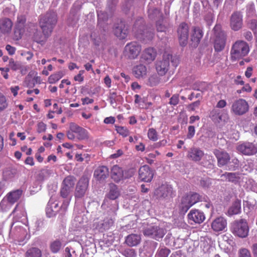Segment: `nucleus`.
<instances>
[{
    "label": "nucleus",
    "instance_id": "obj_1",
    "mask_svg": "<svg viewBox=\"0 0 257 257\" xmlns=\"http://www.w3.org/2000/svg\"><path fill=\"white\" fill-rule=\"evenodd\" d=\"M249 52L248 44L243 40H237L234 43L230 50V60L235 61L248 55Z\"/></svg>",
    "mask_w": 257,
    "mask_h": 257
},
{
    "label": "nucleus",
    "instance_id": "obj_2",
    "mask_svg": "<svg viewBox=\"0 0 257 257\" xmlns=\"http://www.w3.org/2000/svg\"><path fill=\"white\" fill-rule=\"evenodd\" d=\"M57 22V15L54 12L47 13L44 16L41 17L39 21V25L43 32L48 35H51L53 30Z\"/></svg>",
    "mask_w": 257,
    "mask_h": 257
},
{
    "label": "nucleus",
    "instance_id": "obj_3",
    "mask_svg": "<svg viewBox=\"0 0 257 257\" xmlns=\"http://www.w3.org/2000/svg\"><path fill=\"white\" fill-rule=\"evenodd\" d=\"M67 136L69 140H85L89 138L88 131L84 128L79 126L74 122L69 124V130L67 131Z\"/></svg>",
    "mask_w": 257,
    "mask_h": 257
},
{
    "label": "nucleus",
    "instance_id": "obj_4",
    "mask_svg": "<svg viewBox=\"0 0 257 257\" xmlns=\"http://www.w3.org/2000/svg\"><path fill=\"white\" fill-rule=\"evenodd\" d=\"M215 36L214 48L216 52L222 51L225 46L227 35L225 32L222 29L220 24H216L213 28Z\"/></svg>",
    "mask_w": 257,
    "mask_h": 257
},
{
    "label": "nucleus",
    "instance_id": "obj_5",
    "mask_svg": "<svg viewBox=\"0 0 257 257\" xmlns=\"http://www.w3.org/2000/svg\"><path fill=\"white\" fill-rule=\"evenodd\" d=\"M232 232L236 236L244 238L248 235L249 227L246 220L240 219L235 220L232 224Z\"/></svg>",
    "mask_w": 257,
    "mask_h": 257
},
{
    "label": "nucleus",
    "instance_id": "obj_6",
    "mask_svg": "<svg viewBox=\"0 0 257 257\" xmlns=\"http://www.w3.org/2000/svg\"><path fill=\"white\" fill-rule=\"evenodd\" d=\"M154 195L159 199L169 201L175 196V191L171 185L164 184L155 189Z\"/></svg>",
    "mask_w": 257,
    "mask_h": 257
},
{
    "label": "nucleus",
    "instance_id": "obj_7",
    "mask_svg": "<svg viewBox=\"0 0 257 257\" xmlns=\"http://www.w3.org/2000/svg\"><path fill=\"white\" fill-rule=\"evenodd\" d=\"M142 50L141 45L137 42L127 44L124 48V56L128 59L134 60L138 57Z\"/></svg>",
    "mask_w": 257,
    "mask_h": 257
},
{
    "label": "nucleus",
    "instance_id": "obj_8",
    "mask_svg": "<svg viewBox=\"0 0 257 257\" xmlns=\"http://www.w3.org/2000/svg\"><path fill=\"white\" fill-rule=\"evenodd\" d=\"M230 110L233 114L236 115H242L248 111V103L245 99L239 98L233 101Z\"/></svg>",
    "mask_w": 257,
    "mask_h": 257
},
{
    "label": "nucleus",
    "instance_id": "obj_9",
    "mask_svg": "<svg viewBox=\"0 0 257 257\" xmlns=\"http://www.w3.org/2000/svg\"><path fill=\"white\" fill-rule=\"evenodd\" d=\"M143 233L145 236H151L156 240H159L165 234L166 230L159 226L150 225L144 230Z\"/></svg>",
    "mask_w": 257,
    "mask_h": 257
},
{
    "label": "nucleus",
    "instance_id": "obj_10",
    "mask_svg": "<svg viewBox=\"0 0 257 257\" xmlns=\"http://www.w3.org/2000/svg\"><path fill=\"white\" fill-rule=\"evenodd\" d=\"M189 28L185 22L181 23L177 29V34L180 45L185 46L188 43Z\"/></svg>",
    "mask_w": 257,
    "mask_h": 257
},
{
    "label": "nucleus",
    "instance_id": "obj_11",
    "mask_svg": "<svg viewBox=\"0 0 257 257\" xmlns=\"http://www.w3.org/2000/svg\"><path fill=\"white\" fill-rule=\"evenodd\" d=\"M229 26L234 31L241 30L243 27V16L241 12H234L229 18Z\"/></svg>",
    "mask_w": 257,
    "mask_h": 257
},
{
    "label": "nucleus",
    "instance_id": "obj_12",
    "mask_svg": "<svg viewBox=\"0 0 257 257\" xmlns=\"http://www.w3.org/2000/svg\"><path fill=\"white\" fill-rule=\"evenodd\" d=\"M213 153L217 159V166L222 167L227 165L230 160L229 154L221 149H215L213 150Z\"/></svg>",
    "mask_w": 257,
    "mask_h": 257
},
{
    "label": "nucleus",
    "instance_id": "obj_13",
    "mask_svg": "<svg viewBox=\"0 0 257 257\" xmlns=\"http://www.w3.org/2000/svg\"><path fill=\"white\" fill-rule=\"evenodd\" d=\"M188 222L191 224H200L205 219L204 213L199 209H192L187 215Z\"/></svg>",
    "mask_w": 257,
    "mask_h": 257
},
{
    "label": "nucleus",
    "instance_id": "obj_14",
    "mask_svg": "<svg viewBox=\"0 0 257 257\" xmlns=\"http://www.w3.org/2000/svg\"><path fill=\"white\" fill-rule=\"evenodd\" d=\"M89 180L86 177H82L78 182L74 194L76 198L83 197L88 189Z\"/></svg>",
    "mask_w": 257,
    "mask_h": 257
},
{
    "label": "nucleus",
    "instance_id": "obj_15",
    "mask_svg": "<svg viewBox=\"0 0 257 257\" xmlns=\"http://www.w3.org/2000/svg\"><path fill=\"white\" fill-rule=\"evenodd\" d=\"M75 182V178L71 176H67L64 179L60 191L61 196L63 198H66L68 196L74 187Z\"/></svg>",
    "mask_w": 257,
    "mask_h": 257
},
{
    "label": "nucleus",
    "instance_id": "obj_16",
    "mask_svg": "<svg viewBox=\"0 0 257 257\" xmlns=\"http://www.w3.org/2000/svg\"><path fill=\"white\" fill-rule=\"evenodd\" d=\"M154 171L148 165L141 167L139 170V178L144 182H150L154 177Z\"/></svg>",
    "mask_w": 257,
    "mask_h": 257
},
{
    "label": "nucleus",
    "instance_id": "obj_17",
    "mask_svg": "<svg viewBox=\"0 0 257 257\" xmlns=\"http://www.w3.org/2000/svg\"><path fill=\"white\" fill-rule=\"evenodd\" d=\"M26 22V17L25 15H21L18 16L16 29L15 30V35L16 39H21L25 32V26Z\"/></svg>",
    "mask_w": 257,
    "mask_h": 257
},
{
    "label": "nucleus",
    "instance_id": "obj_18",
    "mask_svg": "<svg viewBox=\"0 0 257 257\" xmlns=\"http://www.w3.org/2000/svg\"><path fill=\"white\" fill-rule=\"evenodd\" d=\"M237 150L245 155H253L257 152V148L249 142H245L239 145L237 147Z\"/></svg>",
    "mask_w": 257,
    "mask_h": 257
},
{
    "label": "nucleus",
    "instance_id": "obj_19",
    "mask_svg": "<svg viewBox=\"0 0 257 257\" xmlns=\"http://www.w3.org/2000/svg\"><path fill=\"white\" fill-rule=\"evenodd\" d=\"M212 230L216 232L222 231L227 227V221L225 218L220 216L214 219L211 224Z\"/></svg>",
    "mask_w": 257,
    "mask_h": 257
},
{
    "label": "nucleus",
    "instance_id": "obj_20",
    "mask_svg": "<svg viewBox=\"0 0 257 257\" xmlns=\"http://www.w3.org/2000/svg\"><path fill=\"white\" fill-rule=\"evenodd\" d=\"M113 33L115 36L120 40L124 39L128 34V27L124 23L120 22L115 26L113 29Z\"/></svg>",
    "mask_w": 257,
    "mask_h": 257
},
{
    "label": "nucleus",
    "instance_id": "obj_21",
    "mask_svg": "<svg viewBox=\"0 0 257 257\" xmlns=\"http://www.w3.org/2000/svg\"><path fill=\"white\" fill-rule=\"evenodd\" d=\"M203 32L202 30L198 26H194L192 28L191 34L192 44L194 47H197L203 37Z\"/></svg>",
    "mask_w": 257,
    "mask_h": 257
},
{
    "label": "nucleus",
    "instance_id": "obj_22",
    "mask_svg": "<svg viewBox=\"0 0 257 257\" xmlns=\"http://www.w3.org/2000/svg\"><path fill=\"white\" fill-rule=\"evenodd\" d=\"M204 155V152L200 149L192 147L188 152L187 157L194 162H199L202 159Z\"/></svg>",
    "mask_w": 257,
    "mask_h": 257
},
{
    "label": "nucleus",
    "instance_id": "obj_23",
    "mask_svg": "<svg viewBox=\"0 0 257 257\" xmlns=\"http://www.w3.org/2000/svg\"><path fill=\"white\" fill-rule=\"evenodd\" d=\"M157 53L153 48H148L144 50L142 55V59L150 63L153 61L156 57Z\"/></svg>",
    "mask_w": 257,
    "mask_h": 257
},
{
    "label": "nucleus",
    "instance_id": "obj_24",
    "mask_svg": "<svg viewBox=\"0 0 257 257\" xmlns=\"http://www.w3.org/2000/svg\"><path fill=\"white\" fill-rule=\"evenodd\" d=\"M111 176L114 181L118 182L124 178L123 170L118 165H114L111 168Z\"/></svg>",
    "mask_w": 257,
    "mask_h": 257
},
{
    "label": "nucleus",
    "instance_id": "obj_25",
    "mask_svg": "<svg viewBox=\"0 0 257 257\" xmlns=\"http://www.w3.org/2000/svg\"><path fill=\"white\" fill-rule=\"evenodd\" d=\"M108 169L104 166L98 167L94 172V177L97 180H103L108 176Z\"/></svg>",
    "mask_w": 257,
    "mask_h": 257
},
{
    "label": "nucleus",
    "instance_id": "obj_26",
    "mask_svg": "<svg viewBox=\"0 0 257 257\" xmlns=\"http://www.w3.org/2000/svg\"><path fill=\"white\" fill-rule=\"evenodd\" d=\"M169 61L168 59H163L159 61L156 64V68L158 73L160 75H165L168 70Z\"/></svg>",
    "mask_w": 257,
    "mask_h": 257
},
{
    "label": "nucleus",
    "instance_id": "obj_27",
    "mask_svg": "<svg viewBox=\"0 0 257 257\" xmlns=\"http://www.w3.org/2000/svg\"><path fill=\"white\" fill-rule=\"evenodd\" d=\"M133 72L136 78L140 79L144 78L147 75V69L146 66L140 64L133 68Z\"/></svg>",
    "mask_w": 257,
    "mask_h": 257
},
{
    "label": "nucleus",
    "instance_id": "obj_28",
    "mask_svg": "<svg viewBox=\"0 0 257 257\" xmlns=\"http://www.w3.org/2000/svg\"><path fill=\"white\" fill-rule=\"evenodd\" d=\"M241 212V200L236 199L229 208L227 214L232 216L240 213Z\"/></svg>",
    "mask_w": 257,
    "mask_h": 257
},
{
    "label": "nucleus",
    "instance_id": "obj_29",
    "mask_svg": "<svg viewBox=\"0 0 257 257\" xmlns=\"http://www.w3.org/2000/svg\"><path fill=\"white\" fill-rule=\"evenodd\" d=\"M22 190L17 189L13 191H11L7 195V198L8 202L11 204H13L20 198L22 194Z\"/></svg>",
    "mask_w": 257,
    "mask_h": 257
},
{
    "label": "nucleus",
    "instance_id": "obj_30",
    "mask_svg": "<svg viewBox=\"0 0 257 257\" xmlns=\"http://www.w3.org/2000/svg\"><path fill=\"white\" fill-rule=\"evenodd\" d=\"M13 23L8 18L0 20V31L3 33L10 32L12 29Z\"/></svg>",
    "mask_w": 257,
    "mask_h": 257
},
{
    "label": "nucleus",
    "instance_id": "obj_31",
    "mask_svg": "<svg viewBox=\"0 0 257 257\" xmlns=\"http://www.w3.org/2000/svg\"><path fill=\"white\" fill-rule=\"evenodd\" d=\"M141 240V236L138 234H131L128 235L125 239V243L130 246H134L140 243Z\"/></svg>",
    "mask_w": 257,
    "mask_h": 257
},
{
    "label": "nucleus",
    "instance_id": "obj_32",
    "mask_svg": "<svg viewBox=\"0 0 257 257\" xmlns=\"http://www.w3.org/2000/svg\"><path fill=\"white\" fill-rule=\"evenodd\" d=\"M43 34L39 31H36L33 35V40L38 43L45 42L47 39L50 36V34H47L42 31Z\"/></svg>",
    "mask_w": 257,
    "mask_h": 257
},
{
    "label": "nucleus",
    "instance_id": "obj_33",
    "mask_svg": "<svg viewBox=\"0 0 257 257\" xmlns=\"http://www.w3.org/2000/svg\"><path fill=\"white\" fill-rule=\"evenodd\" d=\"M209 117L214 122H220L222 120V110L213 108L209 113Z\"/></svg>",
    "mask_w": 257,
    "mask_h": 257
},
{
    "label": "nucleus",
    "instance_id": "obj_34",
    "mask_svg": "<svg viewBox=\"0 0 257 257\" xmlns=\"http://www.w3.org/2000/svg\"><path fill=\"white\" fill-rule=\"evenodd\" d=\"M26 212L23 206H20L19 204H17L14 209L13 210L10 215H13L14 217L21 218L25 216Z\"/></svg>",
    "mask_w": 257,
    "mask_h": 257
},
{
    "label": "nucleus",
    "instance_id": "obj_35",
    "mask_svg": "<svg viewBox=\"0 0 257 257\" xmlns=\"http://www.w3.org/2000/svg\"><path fill=\"white\" fill-rule=\"evenodd\" d=\"M119 192L116 185L110 184L109 185V191L107 194V197L111 200H115L118 198Z\"/></svg>",
    "mask_w": 257,
    "mask_h": 257
},
{
    "label": "nucleus",
    "instance_id": "obj_36",
    "mask_svg": "<svg viewBox=\"0 0 257 257\" xmlns=\"http://www.w3.org/2000/svg\"><path fill=\"white\" fill-rule=\"evenodd\" d=\"M25 256L26 257H41L42 252L37 247H31L26 251Z\"/></svg>",
    "mask_w": 257,
    "mask_h": 257
},
{
    "label": "nucleus",
    "instance_id": "obj_37",
    "mask_svg": "<svg viewBox=\"0 0 257 257\" xmlns=\"http://www.w3.org/2000/svg\"><path fill=\"white\" fill-rule=\"evenodd\" d=\"M148 16L151 19H155L157 18H161L163 20V14L160 9L157 8L149 9Z\"/></svg>",
    "mask_w": 257,
    "mask_h": 257
},
{
    "label": "nucleus",
    "instance_id": "obj_38",
    "mask_svg": "<svg viewBox=\"0 0 257 257\" xmlns=\"http://www.w3.org/2000/svg\"><path fill=\"white\" fill-rule=\"evenodd\" d=\"M190 199L188 194L183 196L181 199V208L183 211L186 212L193 205L190 204Z\"/></svg>",
    "mask_w": 257,
    "mask_h": 257
},
{
    "label": "nucleus",
    "instance_id": "obj_39",
    "mask_svg": "<svg viewBox=\"0 0 257 257\" xmlns=\"http://www.w3.org/2000/svg\"><path fill=\"white\" fill-rule=\"evenodd\" d=\"M64 75L62 71L57 72L53 74H51L48 77V82L50 84H54L59 81Z\"/></svg>",
    "mask_w": 257,
    "mask_h": 257
},
{
    "label": "nucleus",
    "instance_id": "obj_40",
    "mask_svg": "<svg viewBox=\"0 0 257 257\" xmlns=\"http://www.w3.org/2000/svg\"><path fill=\"white\" fill-rule=\"evenodd\" d=\"M221 177L225 178L226 180L231 182H236L238 180L237 175L235 173L225 172L222 175Z\"/></svg>",
    "mask_w": 257,
    "mask_h": 257
},
{
    "label": "nucleus",
    "instance_id": "obj_41",
    "mask_svg": "<svg viewBox=\"0 0 257 257\" xmlns=\"http://www.w3.org/2000/svg\"><path fill=\"white\" fill-rule=\"evenodd\" d=\"M62 247V243L59 240H55L52 241L50 245V248L51 251L53 253L58 252Z\"/></svg>",
    "mask_w": 257,
    "mask_h": 257
},
{
    "label": "nucleus",
    "instance_id": "obj_42",
    "mask_svg": "<svg viewBox=\"0 0 257 257\" xmlns=\"http://www.w3.org/2000/svg\"><path fill=\"white\" fill-rule=\"evenodd\" d=\"M190 199V205H194L199 201L202 200V197L197 193H191L188 194Z\"/></svg>",
    "mask_w": 257,
    "mask_h": 257
},
{
    "label": "nucleus",
    "instance_id": "obj_43",
    "mask_svg": "<svg viewBox=\"0 0 257 257\" xmlns=\"http://www.w3.org/2000/svg\"><path fill=\"white\" fill-rule=\"evenodd\" d=\"M136 36L137 38L145 39L146 37L147 39L151 40L154 38V34L152 32L143 31L142 33L136 34Z\"/></svg>",
    "mask_w": 257,
    "mask_h": 257
},
{
    "label": "nucleus",
    "instance_id": "obj_44",
    "mask_svg": "<svg viewBox=\"0 0 257 257\" xmlns=\"http://www.w3.org/2000/svg\"><path fill=\"white\" fill-rule=\"evenodd\" d=\"M148 138L154 142H155L158 139V135L156 130L153 128H149L148 132Z\"/></svg>",
    "mask_w": 257,
    "mask_h": 257
},
{
    "label": "nucleus",
    "instance_id": "obj_45",
    "mask_svg": "<svg viewBox=\"0 0 257 257\" xmlns=\"http://www.w3.org/2000/svg\"><path fill=\"white\" fill-rule=\"evenodd\" d=\"M115 130L117 133L123 137H127L130 134L128 130L124 126H116Z\"/></svg>",
    "mask_w": 257,
    "mask_h": 257
},
{
    "label": "nucleus",
    "instance_id": "obj_46",
    "mask_svg": "<svg viewBox=\"0 0 257 257\" xmlns=\"http://www.w3.org/2000/svg\"><path fill=\"white\" fill-rule=\"evenodd\" d=\"M247 26L254 34L257 33V19L250 20L247 23Z\"/></svg>",
    "mask_w": 257,
    "mask_h": 257
},
{
    "label": "nucleus",
    "instance_id": "obj_47",
    "mask_svg": "<svg viewBox=\"0 0 257 257\" xmlns=\"http://www.w3.org/2000/svg\"><path fill=\"white\" fill-rule=\"evenodd\" d=\"M179 102V95L178 94H174L170 98L169 104L172 106H176Z\"/></svg>",
    "mask_w": 257,
    "mask_h": 257
},
{
    "label": "nucleus",
    "instance_id": "obj_48",
    "mask_svg": "<svg viewBox=\"0 0 257 257\" xmlns=\"http://www.w3.org/2000/svg\"><path fill=\"white\" fill-rule=\"evenodd\" d=\"M9 66L14 71L18 70L21 68L20 64L15 61L13 59H11L9 60Z\"/></svg>",
    "mask_w": 257,
    "mask_h": 257
},
{
    "label": "nucleus",
    "instance_id": "obj_49",
    "mask_svg": "<svg viewBox=\"0 0 257 257\" xmlns=\"http://www.w3.org/2000/svg\"><path fill=\"white\" fill-rule=\"evenodd\" d=\"M136 170L135 168H131L125 169L123 171L124 179L129 178L132 177L135 173Z\"/></svg>",
    "mask_w": 257,
    "mask_h": 257
},
{
    "label": "nucleus",
    "instance_id": "obj_50",
    "mask_svg": "<svg viewBox=\"0 0 257 257\" xmlns=\"http://www.w3.org/2000/svg\"><path fill=\"white\" fill-rule=\"evenodd\" d=\"M8 106L6 98L5 96L1 94H0V111L4 110Z\"/></svg>",
    "mask_w": 257,
    "mask_h": 257
},
{
    "label": "nucleus",
    "instance_id": "obj_51",
    "mask_svg": "<svg viewBox=\"0 0 257 257\" xmlns=\"http://www.w3.org/2000/svg\"><path fill=\"white\" fill-rule=\"evenodd\" d=\"M123 254L125 257H136L137 255L135 250L132 248L125 249Z\"/></svg>",
    "mask_w": 257,
    "mask_h": 257
},
{
    "label": "nucleus",
    "instance_id": "obj_52",
    "mask_svg": "<svg viewBox=\"0 0 257 257\" xmlns=\"http://www.w3.org/2000/svg\"><path fill=\"white\" fill-rule=\"evenodd\" d=\"M46 130V124L43 122L41 121L38 123L37 125V131L38 133L45 132Z\"/></svg>",
    "mask_w": 257,
    "mask_h": 257
},
{
    "label": "nucleus",
    "instance_id": "obj_53",
    "mask_svg": "<svg viewBox=\"0 0 257 257\" xmlns=\"http://www.w3.org/2000/svg\"><path fill=\"white\" fill-rule=\"evenodd\" d=\"M156 29L158 32H164L166 31L167 27L160 21L156 22Z\"/></svg>",
    "mask_w": 257,
    "mask_h": 257
},
{
    "label": "nucleus",
    "instance_id": "obj_54",
    "mask_svg": "<svg viewBox=\"0 0 257 257\" xmlns=\"http://www.w3.org/2000/svg\"><path fill=\"white\" fill-rule=\"evenodd\" d=\"M84 73V70H81L79 71V73L77 75L74 76V79L76 81H78L79 82H82L84 80V76H83V73Z\"/></svg>",
    "mask_w": 257,
    "mask_h": 257
},
{
    "label": "nucleus",
    "instance_id": "obj_55",
    "mask_svg": "<svg viewBox=\"0 0 257 257\" xmlns=\"http://www.w3.org/2000/svg\"><path fill=\"white\" fill-rule=\"evenodd\" d=\"M239 257H251L250 251L246 248L240 249Z\"/></svg>",
    "mask_w": 257,
    "mask_h": 257
},
{
    "label": "nucleus",
    "instance_id": "obj_56",
    "mask_svg": "<svg viewBox=\"0 0 257 257\" xmlns=\"http://www.w3.org/2000/svg\"><path fill=\"white\" fill-rule=\"evenodd\" d=\"M200 104V101L197 100L191 103L188 106V109L190 111H194L196 108H198Z\"/></svg>",
    "mask_w": 257,
    "mask_h": 257
},
{
    "label": "nucleus",
    "instance_id": "obj_57",
    "mask_svg": "<svg viewBox=\"0 0 257 257\" xmlns=\"http://www.w3.org/2000/svg\"><path fill=\"white\" fill-rule=\"evenodd\" d=\"M195 133V127L193 125H190L188 128V134L187 137L188 139H191L193 137Z\"/></svg>",
    "mask_w": 257,
    "mask_h": 257
},
{
    "label": "nucleus",
    "instance_id": "obj_58",
    "mask_svg": "<svg viewBox=\"0 0 257 257\" xmlns=\"http://www.w3.org/2000/svg\"><path fill=\"white\" fill-rule=\"evenodd\" d=\"M156 154L150 153L147 157L145 158V159L148 164H152L154 162V159L156 158Z\"/></svg>",
    "mask_w": 257,
    "mask_h": 257
},
{
    "label": "nucleus",
    "instance_id": "obj_59",
    "mask_svg": "<svg viewBox=\"0 0 257 257\" xmlns=\"http://www.w3.org/2000/svg\"><path fill=\"white\" fill-rule=\"evenodd\" d=\"M167 144V141L165 139L162 140L159 142L155 143L154 144V148H159L162 147H164Z\"/></svg>",
    "mask_w": 257,
    "mask_h": 257
},
{
    "label": "nucleus",
    "instance_id": "obj_60",
    "mask_svg": "<svg viewBox=\"0 0 257 257\" xmlns=\"http://www.w3.org/2000/svg\"><path fill=\"white\" fill-rule=\"evenodd\" d=\"M0 71L2 72V75L3 76L5 79H8L9 78L8 72L10 71L9 68H0Z\"/></svg>",
    "mask_w": 257,
    "mask_h": 257
},
{
    "label": "nucleus",
    "instance_id": "obj_61",
    "mask_svg": "<svg viewBox=\"0 0 257 257\" xmlns=\"http://www.w3.org/2000/svg\"><path fill=\"white\" fill-rule=\"evenodd\" d=\"M227 105V102L226 100L224 99H221L218 101L216 104V108H223L225 107Z\"/></svg>",
    "mask_w": 257,
    "mask_h": 257
},
{
    "label": "nucleus",
    "instance_id": "obj_62",
    "mask_svg": "<svg viewBox=\"0 0 257 257\" xmlns=\"http://www.w3.org/2000/svg\"><path fill=\"white\" fill-rule=\"evenodd\" d=\"M52 207H47L46 208V214L48 217H51L55 215V211H54L52 209Z\"/></svg>",
    "mask_w": 257,
    "mask_h": 257
},
{
    "label": "nucleus",
    "instance_id": "obj_63",
    "mask_svg": "<svg viewBox=\"0 0 257 257\" xmlns=\"http://www.w3.org/2000/svg\"><path fill=\"white\" fill-rule=\"evenodd\" d=\"M6 49L8 52L9 55H13L15 54L16 49L15 47H12L10 45H7L6 46Z\"/></svg>",
    "mask_w": 257,
    "mask_h": 257
},
{
    "label": "nucleus",
    "instance_id": "obj_64",
    "mask_svg": "<svg viewBox=\"0 0 257 257\" xmlns=\"http://www.w3.org/2000/svg\"><path fill=\"white\" fill-rule=\"evenodd\" d=\"M234 82L236 85H243L244 84V82L242 80L241 76L240 75H238L234 80Z\"/></svg>",
    "mask_w": 257,
    "mask_h": 257
}]
</instances>
